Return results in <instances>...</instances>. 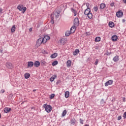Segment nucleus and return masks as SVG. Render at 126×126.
Returning a JSON list of instances; mask_svg holds the SVG:
<instances>
[{
  "instance_id": "nucleus-54",
  "label": "nucleus",
  "mask_w": 126,
  "mask_h": 126,
  "mask_svg": "<svg viewBox=\"0 0 126 126\" xmlns=\"http://www.w3.org/2000/svg\"><path fill=\"white\" fill-rule=\"evenodd\" d=\"M123 1H124V3H126V0H123Z\"/></svg>"
},
{
  "instance_id": "nucleus-2",
  "label": "nucleus",
  "mask_w": 126,
  "mask_h": 126,
  "mask_svg": "<svg viewBox=\"0 0 126 126\" xmlns=\"http://www.w3.org/2000/svg\"><path fill=\"white\" fill-rule=\"evenodd\" d=\"M17 9H19L20 11H22L23 13H24L26 11L27 8L26 7H24L23 5L20 4L17 6Z\"/></svg>"
},
{
  "instance_id": "nucleus-51",
  "label": "nucleus",
  "mask_w": 126,
  "mask_h": 126,
  "mask_svg": "<svg viewBox=\"0 0 126 126\" xmlns=\"http://www.w3.org/2000/svg\"><path fill=\"white\" fill-rule=\"evenodd\" d=\"M123 100L124 102H126V97H123Z\"/></svg>"
},
{
  "instance_id": "nucleus-42",
  "label": "nucleus",
  "mask_w": 126,
  "mask_h": 126,
  "mask_svg": "<svg viewBox=\"0 0 126 126\" xmlns=\"http://www.w3.org/2000/svg\"><path fill=\"white\" fill-rule=\"evenodd\" d=\"M124 118L126 119V112L124 113Z\"/></svg>"
},
{
  "instance_id": "nucleus-25",
  "label": "nucleus",
  "mask_w": 126,
  "mask_h": 126,
  "mask_svg": "<svg viewBox=\"0 0 126 126\" xmlns=\"http://www.w3.org/2000/svg\"><path fill=\"white\" fill-rule=\"evenodd\" d=\"M66 64L67 67H69V66H71V61L70 60H68L66 62Z\"/></svg>"
},
{
  "instance_id": "nucleus-36",
  "label": "nucleus",
  "mask_w": 126,
  "mask_h": 126,
  "mask_svg": "<svg viewBox=\"0 0 126 126\" xmlns=\"http://www.w3.org/2000/svg\"><path fill=\"white\" fill-rule=\"evenodd\" d=\"M94 11H97L98 10V6H94Z\"/></svg>"
},
{
  "instance_id": "nucleus-27",
  "label": "nucleus",
  "mask_w": 126,
  "mask_h": 126,
  "mask_svg": "<svg viewBox=\"0 0 126 126\" xmlns=\"http://www.w3.org/2000/svg\"><path fill=\"white\" fill-rule=\"evenodd\" d=\"M65 98H68L69 97V92L66 91L64 94Z\"/></svg>"
},
{
  "instance_id": "nucleus-12",
  "label": "nucleus",
  "mask_w": 126,
  "mask_h": 126,
  "mask_svg": "<svg viewBox=\"0 0 126 126\" xmlns=\"http://www.w3.org/2000/svg\"><path fill=\"white\" fill-rule=\"evenodd\" d=\"M10 111H11V108H10L5 107L4 108V112L6 113V114H7V113L10 112Z\"/></svg>"
},
{
  "instance_id": "nucleus-22",
  "label": "nucleus",
  "mask_w": 126,
  "mask_h": 126,
  "mask_svg": "<svg viewBox=\"0 0 126 126\" xmlns=\"http://www.w3.org/2000/svg\"><path fill=\"white\" fill-rule=\"evenodd\" d=\"M109 26L111 27V28H113V27H115V23L113 22H109Z\"/></svg>"
},
{
  "instance_id": "nucleus-58",
  "label": "nucleus",
  "mask_w": 126,
  "mask_h": 126,
  "mask_svg": "<svg viewBox=\"0 0 126 126\" xmlns=\"http://www.w3.org/2000/svg\"><path fill=\"white\" fill-rule=\"evenodd\" d=\"M1 118V115L0 114V119Z\"/></svg>"
},
{
  "instance_id": "nucleus-14",
  "label": "nucleus",
  "mask_w": 126,
  "mask_h": 126,
  "mask_svg": "<svg viewBox=\"0 0 126 126\" xmlns=\"http://www.w3.org/2000/svg\"><path fill=\"white\" fill-rule=\"evenodd\" d=\"M60 43H61V45H64V44H65V43H66V39H64V38L61 39V40L60 41Z\"/></svg>"
},
{
  "instance_id": "nucleus-43",
  "label": "nucleus",
  "mask_w": 126,
  "mask_h": 126,
  "mask_svg": "<svg viewBox=\"0 0 126 126\" xmlns=\"http://www.w3.org/2000/svg\"><path fill=\"white\" fill-rule=\"evenodd\" d=\"M51 20L54 19V14H52L51 15Z\"/></svg>"
},
{
  "instance_id": "nucleus-55",
  "label": "nucleus",
  "mask_w": 126,
  "mask_h": 126,
  "mask_svg": "<svg viewBox=\"0 0 126 126\" xmlns=\"http://www.w3.org/2000/svg\"><path fill=\"white\" fill-rule=\"evenodd\" d=\"M86 35H88L89 34H88V32H86Z\"/></svg>"
},
{
  "instance_id": "nucleus-29",
  "label": "nucleus",
  "mask_w": 126,
  "mask_h": 126,
  "mask_svg": "<svg viewBox=\"0 0 126 126\" xmlns=\"http://www.w3.org/2000/svg\"><path fill=\"white\" fill-rule=\"evenodd\" d=\"M15 29H16L15 25H13L11 29V32H12V33H13V32H15Z\"/></svg>"
},
{
  "instance_id": "nucleus-56",
  "label": "nucleus",
  "mask_w": 126,
  "mask_h": 126,
  "mask_svg": "<svg viewBox=\"0 0 126 126\" xmlns=\"http://www.w3.org/2000/svg\"><path fill=\"white\" fill-rule=\"evenodd\" d=\"M126 22V20H123V22Z\"/></svg>"
},
{
  "instance_id": "nucleus-50",
  "label": "nucleus",
  "mask_w": 126,
  "mask_h": 126,
  "mask_svg": "<svg viewBox=\"0 0 126 126\" xmlns=\"http://www.w3.org/2000/svg\"><path fill=\"white\" fill-rule=\"evenodd\" d=\"M0 52L3 53V50L2 49H0Z\"/></svg>"
},
{
  "instance_id": "nucleus-9",
  "label": "nucleus",
  "mask_w": 126,
  "mask_h": 126,
  "mask_svg": "<svg viewBox=\"0 0 126 126\" xmlns=\"http://www.w3.org/2000/svg\"><path fill=\"white\" fill-rule=\"evenodd\" d=\"M111 39L113 42H117V41H118V36H117V35H113L111 37Z\"/></svg>"
},
{
  "instance_id": "nucleus-5",
  "label": "nucleus",
  "mask_w": 126,
  "mask_h": 126,
  "mask_svg": "<svg viewBox=\"0 0 126 126\" xmlns=\"http://www.w3.org/2000/svg\"><path fill=\"white\" fill-rule=\"evenodd\" d=\"M74 25H75V26H78V25H79V20L78 19V18H75L74 19Z\"/></svg>"
},
{
  "instance_id": "nucleus-48",
  "label": "nucleus",
  "mask_w": 126,
  "mask_h": 126,
  "mask_svg": "<svg viewBox=\"0 0 126 126\" xmlns=\"http://www.w3.org/2000/svg\"><path fill=\"white\" fill-rule=\"evenodd\" d=\"M106 55H107V56H110V55H112V53H109L108 52L106 53Z\"/></svg>"
},
{
  "instance_id": "nucleus-35",
  "label": "nucleus",
  "mask_w": 126,
  "mask_h": 126,
  "mask_svg": "<svg viewBox=\"0 0 126 126\" xmlns=\"http://www.w3.org/2000/svg\"><path fill=\"white\" fill-rule=\"evenodd\" d=\"M106 103V101L104 100V99H102L100 101V104H105Z\"/></svg>"
},
{
  "instance_id": "nucleus-39",
  "label": "nucleus",
  "mask_w": 126,
  "mask_h": 126,
  "mask_svg": "<svg viewBox=\"0 0 126 126\" xmlns=\"http://www.w3.org/2000/svg\"><path fill=\"white\" fill-rule=\"evenodd\" d=\"M40 64L41 65H45V62H44V61L41 62L40 63Z\"/></svg>"
},
{
  "instance_id": "nucleus-44",
  "label": "nucleus",
  "mask_w": 126,
  "mask_h": 126,
  "mask_svg": "<svg viewBox=\"0 0 126 126\" xmlns=\"http://www.w3.org/2000/svg\"><path fill=\"white\" fill-rule=\"evenodd\" d=\"M5 92V91L3 89H2L1 91H0V93H4V92Z\"/></svg>"
},
{
  "instance_id": "nucleus-13",
  "label": "nucleus",
  "mask_w": 126,
  "mask_h": 126,
  "mask_svg": "<svg viewBox=\"0 0 126 126\" xmlns=\"http://www.w3.org/2000/svg\"><path fill=\"white\" fill-rule=\"evenodd\" d=\"M76 123V120H75V119L72 118L70 120L71 125L74 126V125H75Z\"/></svg>"
},
{
  "instance_id": "nucleus-38",
  "label": "nucleus",
  "mask_w": 126,
  "mask_h": 126,
  "mask_svg": "<svg viewBox=\"0 0 126 126\" xmlns=\"http://www.w3.org/2000/svg\"><path fill=\"white\" fill-rule=\"evenodd\" d=\"M54 97H55V94H52L50 95V99H53Z\"/></svg>"
},
{
  "instance_id": "nucleus-32",
  "label": "nucleus",
  "mask_w": 126,
  "mask_h": 126,
  "mask_svg": "<svg viewBox=\"0 0 126 126\" xmlns=\"http://www.w3.org/2000/svg\"><path fill=\"white\" fill-rule=\"evenodd\" d=\"M114 62H118L119 61V57L118 56H115L113 58Z\"/></svg>"
},
{
  "instance_id": "nucleus-21",
  "label": "nucleus",
  "mask_w": 126,
  "mask_h": 126,
  "mask_svg": "<svg viewBox=\"0 0 126 126\" xmlns=\"http://www.w3.org/2000/svg\"><path fill=\"white\" fill-rule=\"evenodd\" d=\"M106 7V4L105 3H101L100 5L99 8L100 9H104Z\"/></svg>"
},
{
  "instance_id": "nucleus-23",
  "label": "nucleus",
  "mask_w": 126,
  "mask_h": 126,
  "mask_svg": "<svg viewBox=\"0 0 126 126\" xmlns=\"http://www.w3.org/2000/svg\"><path fill=\"white\" fill-rule=\"evenodd\" d=\"M87 15L88 18H89V19H92V18H93V15L92 14V13L91 12L89 13Z\"/></svg>"
},
{
  "instance_id": "nucleus-40",
  "label": "nucleus",
  "mask_w": 126,
  "mask_h": 126,
  "mask_svg": "<svg viewBox=\"0 0 126 126\" xmlns=\"http://www.w3.org/2000/svg\"><path fill=\"white\" fill-rule=\"evenodd\" d=\"M80 124H81L82 125H83V120L82 119H80Z\"/></svg>"
},
{
  "instance_id": "nucleus-24",
  "label": "nucleus",
  "mask_w": 126,
  "mask_h": 126,
  "mask_svg": "<svg viewBox=\"0 0 126 126\" xmlns=\"http://www.w3.org/2000/svg\"><path fill=\"white\" fill-rule=\"evenodd\" d=\"M79 53V49H75L74 52H73V56H76L77 54Z\"/></svg>"
},
{
  "instance_id": "nucleus-15",
  "label": "nucleus",
  "mask_w": 126,
  "mask_h": 126,
  "mask_svg": "<svg viewBox=\"0 0 126 126\" xmlns=\"http://www.w3.org/2000/svg\"><path fill=\"white\" fill-rule=\"evenodd\" d=\"M90 12H91V10H90V9H86L85 10L84 12V14L85 15H87L88 14H89V13H90Z\"/></svg>"
},
{
  "instance_id": "nucleus-10",
  "label": "nucleus",
  "mask_w": 126,
  "mask_h": 126,
  "mask_svg": "<svg viewBox=\"0 0 126 126\" xmlns=\"http://www.w3.org/2000/svg\"><path fill=\"white\" fill-rule=\"evenodd\" d=\"M34 65V63L33 62H28V67H33Z\"/></svg>"
},
{
  "instance_id": "nucleus-47",
  "label": "nucleus",
  "mask_w": 126,
  "mask_h": 126,
  "mask_svg": "<svg viewBox=\"0 0 126 126\" xmlns=\"http://www.w3.org/2000/svg\"><path fill=\"white\" fill-rule=\"evenodd\" d=\"M51 23H52V24H54V23H55L54 19L51 20Z\"/></svg>"
},
{
  "instance_id": "nucleus-6",
  "label": "nucleus",
  "mask_w": 126,
  "mask_h": 126,
  "mask_svg": "<svg viewBox=\"0 0 126 126\" xmlns=\"http://www.w3.org/2000/svg\"><path fill=\"white\" fill-rule=\"evenodd\" d=\"M6 66L7 67V68L11 69L12 67H13V65H12V63H6Z\"/></svg>"
},
{
  "instance_id": "nucleus-57",
  "label": "nucleus",
  "mask_w": 126,
  "mask_h": 126,
  "mask_svg": "<svg viewBox=\"0 0 126 126\" xmlns=\"http://www.w3.org/2000/svg\"><path fill=\"white\" fill-rule=\"evenodd\" d=\"M35 91H36V90H33V92H35Z\"/></svg>"
},
{
  "instance_id": "nucleus-37",
  "label": "nucleus",
  "mask_w": 126,
  "mask_h": 126,
  "mask_svg": "<svg viewBox=\"0 0 126 126\" xmlns=\"http://www.w3.org/2000/svg\"><path fill=\"white\" fill-rule=\"evenodd\" d=\"M98 63H99V60H98V59H96L95 62H94L95 65H97V64H98Z\"/></svg>"
},
{
  "instance_id": "nucleus-46",
  "label": "nucleus",
  "mask_w": 126,
  "mask_h": 126,
  "mask_svg": "<svg viewBox=\"0 0 126 126\" xmlns=\"http://www.w3.org/2000/svg\"><path fill=\"white\" fill-rule=\"evenodd\" d=\"M122 119V116H119L118 117V121H120V120H121Z\"/></svg>"
},
{
  "instance_id": "nucleus-7",
  "label": "nucleus",
  "mask_w": 126,
  "mask_h": 126,
  "mask_svg": "<svg viewBox=\"0 0 126 126\" xmlns=\"http://www.w3.org/2000/svg\"><path fill=\"white\" fill-rule=\"evenodd\" d=\"M113 84V80H109L105 83V86H108V85H112Z\"/></svg>"
},
{
  "instance_id": "nucleus-4",
  "label": "nucleus",
  "mask_w": 126,
  "mask_h": 126,
  "mask_svg": "<svg viewBox=\"0 0 126 126\" xmlns=\"http://www.w3.org/2000/svg\"><path fill=\"white\" fill-rule=\"evenodd\" d=\"M123 15H124V13L122 11H119L116 13V16L117 17H122Z\"/></svg>"
},
{
  "instance_id": "nucleus-41",
  "label": "nucleus",
  "mask_w": 126,
  "mask_h": 126,
  "mask_svg": "<svg viewBox=\"0 0 126 126\" xmlns=\"http://www.w3.org/2000/svg\"><path fill=\"white\" fill-rule=\"evenodd\" d=\"M114 4H115V3L114 2H113L110 3V6L113 7V6H114Z\"/></svg>"
},
{
  "instance_id": "nucleus-28",
  "label": "nucleus",
  "mask_w": 126,
  "mask_h": 126,
  "mask_svg": "<svg viewBox=\"0 0 126 126\" xmlns=\"http://www.w3.org/2000/svg\"><path fill=\"white\" fill-rule=\"evenodd\" d=\"M70 34H71V32H70V31H67L65 32V35L66 37L69 36Z\"/></svg>"
},
{
  "instance_id": "nucleus-53",
  "label": "nucleus",
  "mask_w": 126,
  "mask_h": 126,
  "mask_svg": "<svg viewBox=\"0 0 126 126\" xmlns=\"http://www.w3.org/2000/svg\"><path fill=\"white\" fill-rule=\"evenodd\" d=\"M2 12V9L1 8L0 9V13H1Z\"/></svg>"
},
{
  "instance_id": "nucleus-17",
  "label": "nucleus",
  "mask_w": 126,
  "mask_h": 126,
  "mask_svg": "<svg viewBox=\"0 0 126 126\" xmlns=\"http://www.w3.org/2000/svg\"><path fill=\"white\" fill-rule=\"evenodd\" d=\"M75 29H76L75 26H73L70 28V32H71V33H74V32H75Z\"/></svg>"
},
{
  "instance_id": "nucleus-11",
  "label": "nucleus",
  "mask_w": 126,
  "mask_h": 126,
  "mask_svg": "<svg viewBox=\"0 0 126 126\" xmlns=\"http://www.w3.org/2000/svg\"><path fill=\"white\" fill-rule=\"evenodd\" d=\"M33 65L35 66V67H39V66H40V62L38 61H35L33 63Z\"/></svg>"
},
{
  "instance_id": "nucleus-45",
  "label": "nucleus",
  "mask_w": 126,
  "mask_h": 126,
  "mask_svg": "<svg viewBox=\"0 0 126 126\" xmlns=\"http://www.w3.org/2000/svg\"><path fill=\"white\" fill-rule=\"evenodd\" d=\"M47 106H48L47 105V104H44L43 107V108H45V109H46L47 108Z\"/></svg>"
},
{
  "instance_id": "nucleus-33",
  "label": "nucleus",
  "mask_w": 126,
  "mask_h": 126,
  "mask_svg": "<svg viewBox=\"0 0 126 126\" xmlns=\"http://www.w3.org/2000/svg\"><path fill=\"white\" fill-rule=\"evenodd\" d=\"M58 63H59V62H58V61H55L53 62L52 65L53 66H55V65H57V64H58Z\"/></svg>"
},
{
  "instance_id": "nucleus-31",
  "label": "nucleus",
  "mask_w": 126,
  "mask_h": 126,
  "mask_svg": "<svg viewBox=\"0 0 126 126\" xmlns=\"http://www.w3.org/2000/svg\"><path fill=\"white\" fill-rule=\"evenodd\" d=\"M66 115V110H64L63 111L62 113V117L63 118V117H64V116H65Z\"/></svg>"
},
{
  "instance_id": "nucleus-8",
  "label": "nucleus",
  "mask_w": 126,
  "mask_h": 126,
  "mask_svg": "<svg viewBox=\"0 0 126 126\" xmlns=\"http://www.w3.org/2000/svg\"><path fill=\"white\" fill-rule=\"evenodd\" d=\"M42 39L44 42V43H46V42L48 41V40H50V36L48 35H45Z\"/></svg>"
},
{
  "instance_id": "nucleus-34",
  "label": "nucleus",
  "mask_w": 126,
  "mask_h": 126,
  "mask_svg": "<svg viewBox=\"0 0 126 126\" xmlns=\"http://www.w3.org/2000/svg\"><path fill=\"white\" fill-rule=\"evenodd\" d=\"M86 6L87 7V9H90V4H89V3H86Z\"/></svg>"
},
{
  "instance_id": "nucleus-49",
  "label": "nucleus",
  "mask_w": 126,
  "mask_h": 126,
  "mask_svg": "<svg viewBox=\"0 0 126 126\" xmlns=\"http://www.w3.org/2000/svg\"><path fill=\"white\" fill-rule=\"evenodd\" d=\"M59 83H61V80L57 81L56 84H59Z\"/></svg>"
},
{
  "instance_id": "nucleus-20",
  "label": "nucleus",
  "mask_w": 126,
  "mask_h": 126,
  "mask_svg": "<svg viewBox=\"0 0 126 126\" xmlns=\"http://www.w3.org/2000/svg\"><path fill=\"white\" fill-rule=\"evenodd\" d=\"M71 11L74 14V16H76L77 14V12L76 11V10H74L73 8H71Z\"/></svg>"
},
{
  "instance_id": "nucleus-26",
  "label": "nucleus",
  "mask_w": 126,
  "mask_h": 126,
  "mask_svg": "<svg viewBox=\"0 0 126 126\" xmlns=\"http://www.w3.org/2000/svg\"><path fill=\"white\" fill-rule=\"evenodd\" d=\"M29 77H30V74H29V73H26L25 74V78H26V79H28Z\"/></svg>"
},
{
  "instance_id": "nucleus-1",
  "label": "nucleus",
  "mask_w": 126,
  "mask_h": 126,
  "mask_svg": "<svg viewBox=\"0 0 126 126\" xmlns=\"http://www.w3.org/2000/svg\"><path fill=\"white\" fill-rule=\"evenodd\" d=\"M42 44H45L43 37H41L37 39L36 41V46L37 48H38V47H40Z\"/></svg>"
},
{
  "instance_id": "nucleus-16",
  "label": "nucleus",
  "mask_w": 126,
  "mask_h": 126,
  "mask_svg": "<svg viewBox=\"0 0 126 126\" xmlns=\"http://www.w3.org/2000/svg\"><path fill=\"white\" fill-rule=\"evenodd\" d=\"M60 13H61V12L60 11L55 12L54 14H55V17L56 18H58V17H59Z\"/></svg>"
},
{
  "instance_id": "nucleus-3",
  "label": "nucleus",
  "mask_w": 126,
  "mask_h": 126,
  "mask_svg": "<svg viewBox=\"0 0 126 126\" xmlns=\"http://www.w3.org/2000/svg\"><path fill=\"white\" fill-rule=\"evenodd\" d=\"M52 110H53V107H52V106L50 105H48L45 109V111L47 112V113H51Z\"/></svg>"
},
{
  "instance_id": "nucleus-19",
  "label": "nucleus",
  "mask_w": 126,
  "mask_h": 126,
  "mask_svg": "<svg viewBox=\"0 0 126 126\" xmlns=\"http://www.w3.org/2000/svg\"><path fill=\"white\" fill-rule=\"evenodd\" d=\"M55 78H57V75H54L52 77H51L50 78V81L51 82H53V81H54V80H55Z\"/></svg>"
},
{
  "instance_id": "nucleus-18",
  "label": "nucleus",
  "mask_w": 126,
  "mask_h": 126,
  "mask_svg": "<svg viewBox=\"0 0 126 126\" xmlns=\"http://www.w3.org/2000/svg\"><path fill=\"white\" fill-rule=\"evenodd\" d=\"M57 57H58V53H55L51 55L50 58H51V59H56Z\"/></svg>"
},
{
  "instance_id": "nucleus-52",
  "label": "nucleus",
  "mask_w": 126,
  "mask_h": 126,
  "mask_svg": "<svg viewBox=\"0 0 126 126\" xmlns=\"http://www.w3.org/2000/svg\"><path fill=\"white\" fill-rule=\"evenodd\" d=\"M29 31H30V32H31L32 31V28H30Z\"/></svg>"
},
{
  "instance_id": "nucleus-30",
  "label": "nucleus",
  "mask_w": 126,
  "mask_h": 126,
  "mask_svg": "<svg viewBox=\"0 0 126 126\" xmlns=\"http://www.w3.org/2000/svg\"><path fill=\"white\" fill-rule=\"evenodd\" d=\"M100 41H101V37H96L95 38V42H100Z\"/></svg>"
}]
</instances>
